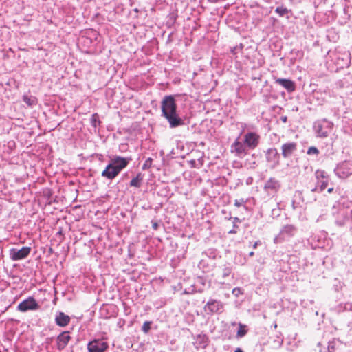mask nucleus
Returning a JSON list of instances; mask_svg holds the SVG:
<instances>
[{"mask_svg":"<svg viewBox=\"0 0 352 352\" xmlns=\"http://www.w3.org/2000/svg\"><path fill=\"white\" fill-rule=\"evenodd\" d=\"M208 339L206 335H198L195 340V344L198 347L205 348L208 344Z\"/></svg>","mask_w":352,"mask_h":352,"instance_id":"obj_20","label":"nucleus"},{"mask_svg":"<svg viewBox=\"0 0 352 352\" xmlns=\"http://www.w3.org/2000/svg\"><path fill=\"white\" fill-rule=\"evenodd\" d=\"M275 12L278 14L279 16H283L289 12V10L285 7L279 6L276 8Z\"/></svg>","mask_w":352,"mask_h":352,"instance_id":"obj_25","label":"nucleus"},{"mask_svg":"<svg viewBox=\"0 0 352 352\" xmlns=\"http://www.w3.org/2000/svg\"><path fill=\"white\" fill-rule=\"evenodd\" d=\"M350 309L351 311H352V304L351 303H346L345 305V309Z\"/></svg>","mask_w":352,"mask_h":352,"instance_id":"obj_32","label":"nucleus"},{"mask_svg":"<svg viewBox=\"0 0 352 352\" xmlns=\"http://www.w3.org/2000/svg\"><path fill=\"white\" fill-rule=\"evenodd\" d=\"M328 192L329 193H331L333 191V188H329L328 190H327Z\"/></svg>","mask_w":352,"mask_h":352,"instance_id":"obj_37","label":"nucleus"},{"mask_svg":"<svg viewBox=\"0 0 352 352\" xmlns=\"http://www.w3.org/2000/svg\"><path fill=\"white\" fill-rule=\"evenodd\" d=\"M235 205H236V206L239 207V206H241V203L239 201L236 200V201H235Z\"/></svg>","mask_w":352,"mask_h":352,"instance_id":"obj_34","label":"nucleus"},{"mask_svg":"<svg viewBox=\"0 0 352 352\" xmlns=\"http://www.w3.org/2000/svg\"><path fill=\"white\" fill-rule=\"evenodd\" d=\"M98 115L94 114L91 118V122L94 126H96V123L98 122Z\"/></svg>","mask_w":352,"mask_h":352,"instance_id":"obj_30","label":"nucleus"},{"mask_svg":"<svg viewBox=\"0 0 352 352\" xmlns=\"http://www.w3.org/2000/svg\"><path fill=\"white\" fill-rule=\"evenodd\" d=\"M129 163V159L116 156L111 159L105 169L102 172V177L112 180L125 168Z\"/></svg>","mask_w":352,"mask_h":352,"instance_id":"obj_2","label":"nucleus"},{"mask_svg":"<svg viewBox=\"0 0 352 352\" xmlns=\"http://www.w3.org/2000/svg\"><path fill=\"white\" fill-rule=\"evenodd\" d=\"M223 305L221 301L210 299L204 306V310L207 314H212L222 311Z\"/></svg>","mask_w":352,"mask_h":352,"instance_id":"obj_12","label":"nucleus"},{"mask_svg":"<svg viewBox=\"0 0 352 352\" xmlns=\"http://www.w3.org/2000/svg\"><path fill=\"white\" fill-rule=\"evenodd\" d=\"M278 157V151L276 148H270L266 152V159L267 162H276Z\"/></svg>","mask_w":352,"mask_h":352,"instance_id":"obj_19","label":"nucleus"},{"mask_svg":"<svg viewBox=\"0 0 352 352\" xmlns=\"http://www.w3.org/2000/svg\"><path fill=\"white\" fill-rule=\"evenodd\" d=\"M314 131L319 138H327L333 131V124L326 120H318L314 123Z\"/></svg>","mask_w":352,"mask_h":352,"instance_id":"obj_5","label":"nucleus"},{"mask_svg":"<svg viewBox=\"0 0 352 352\" xmlns=\"http://www.w3.org/2000/svg\"><path fill=\"white\" fill-rule=\"evenodd\" d=\"M150 329H151V322H148V321L144 322L142 325V331L144 333H148V331L150 330Z\"/></svg>","mask_w":352,"mask_h":352,"instance_id":"obj_27","label":"nucleus"},{"mask_svg":"<svg viewBox=\"0 0 352 352\" xmlns=\"http://www.w3.org/2000/svg\"><path fill=\"white\" fill-rule=\"evenodd\" d=\"M243 140L248 150H254L259 144L260 135L255 132H248L244 135Z\"/></svg>","mask_w":352,"mask_h":352,"instance_id":"obj_8","label":"nucleus"},{"mask_svg":"<svg viewBox=\"0 0 352 352\" xmlns=\"http://www.w3.org/2000/svg\"><path fill=\"white\" fill-rule=\"evenodd\" d=\"M336 223L339 226L352 227V204L341 208L336 217Z\"/></svg>","mask_w":352,"mask_h":352,"instance_id":"obj_3","label":"nucleus"},{"mask_svg":"<svg viewBox=\"0 0 352 352\" xmlns=\"http://www.w3.org/2000/svg\"><path fill=\"white\" fill-rule=\"evenodd\" d=\"M234 352H243V351L241 349L238 348Z\"/></svg>","mask_w":352,"mask_h":352,"instance_id":"obj_38","label":"nucleus"},{"mask_svg":"<svg viewBox=\"0 0 352 352\" xmlns=\"http://www.w3.org/2000/svg\"><path fill=\"white\" fill-rule=\"evenodd\" d=\"M208 286L207 281L205 278L202 277H198L195 282V287L197 288V292H202L205 287Z\"/></svg>","mask_w":352,"mask_h":352,"instance_id":"obj_21","label":"nucleus"},{"mask_svg":"<svg viewBox=\"0 0 352 352\" xmlns=\"http://www.w3.org/2000/svg\"><path fill=\"white\" fill-rule=\"evenodd\" d=\"M297 231L296 228L291 224H287L282 227L279 233L274 237V243L275 244L283 243L289 241L294 237Z\"/></svg>","mask_w":352,"mask_h":352,"instance_id":"obj_4","label":"nucleus"},{"mask_svg":"<svg viewBox=\"0 0 352 352\" xmlns=\"http://www.w3.org/2000/svg\"><path fill=\"white\" fill-rule=\"evenodd\" d=\"M296 208H297V206L296 205L295 201H292V208H293L294 210H296Z\"/></svg>","mask_w":352,"mask_h":352,"instance_id":"obj_36","label":"nucleus"},{"mask_svg":"<svg viewBox=\"0 0 352 352\" xmlns=\"http://www.w3.org/2000/svg\"><path fill=\"white\" fill-rule=\"evenodd\" d=\"M142 180V176L140 173L138 174L130 182V186L134 187H140L141 182Z\"/></svg>","mask_w":352,"mask_h":352,"instance_id":"obj_23","label":"nucleus"},{"mask_svg":"<svg viewBox=\"0 0 352 352\" xmlns=\"http://www.w3.org/2000/svg\"><path fill=\"white\" fill-rule=\"evenodd\" d=\"M232 293L235 296H239L240 294H242V291H241V289L239 288V287H235L232 289Z\"/></svg>","mask_w":352,"mask_h":352,"instance_id":"obj_29","label":"nucleus"},{"mask_svg":"<svg viewBox=\"0 0 352 352\" xmlns=\"http://www.w3.org/2000/svg\"><path fill=\"white\" fill-rule=\"evenodd\" d=\"M229 234H236V230L234 228L228 232Z\"/></svg>","mask_w":352,"mask_h":352,"instance_id":"obj_35","label":"nucleus"},{"mask_svg":"<svg viewBox=\"0 0 352 352\" xmlns=\"http://www.w3.org/2000/svg\"><path fill=\"white\" fill-rule=\"evenodd\" d=\"M247 333L246 326L239 324V327L237 331V336L239 338L243 337Z\"/></svg>","mask_w":352,"mask_h":352,"instance_id":"obj_24","label":"nucleus"},{"mask_svg":"<svg viewBox=\"0 0 352 352\" xmlns=\"http://www.w3.org/2000/svg\"><path fill=\"white\" fill-rule=\"evenodd\" d=\"M55 321L57 325L60 327H65L69 322L70 318L63 312H59L56 316Z\"/></svg>","mask_w":352,"mask_h":352,"instance_id":"obj_18","label":"nucleus"},{"mask_svg":"<svg viewBox=\"0 0 352 352\" xmlns=\"http://www.w3.org/2000/svg\"><path fill=\"white\" fill-rule=\"evenodd\" d=\"M151 162H152V160L151 158H148V160H146L145 163L143 165L142 168L143 169L147 168L151 165Z\"/></svg>","mask_w":352,"mask_h":352,"instance_id":"obj_31","label":"nucleus"},{"mask_svg":"<svg viewBox=\"0 0 352 352\" xmlns=\"http://www.w3.org/2000/svg\"><path fill=\"white\" fill-rule=\"evenodd\" d=\"M297 144L296 142H287L282 145V155L283 157L287 158L296 151Z\"/></svg>","mask_w":352,"mask_h":352,"instance_id":"obj_15","label":"nucleus"},{"mask_svg":"<svg viewBox=\"0 0 352 352\" xmlns=\"http://www.w3.org/2000/svg\"><path fill=\"white\" fill-rule=\"evenodd\" d=\"M71 337L68 331H63L57 338V344L58 349H63L68 344Z\"/></svg>","mask_w":352,"mask_h":352,"instance_id":"obj_16","label":"nucleus"},{"mask_svg":"<svg viewBox=\"0 0 352 352\" xmlns=\"http://www.w3.org/2000/svg\"><path fill=\"white\" fill-rule=\"evenodd\" d=\"M316 177L317 179V184L316 187L311 190L313 192H322L326 188L329 182V178L327 173L324 170H317L316 172Z\"/></svg>","mask_w":352,"mask_h":352,"instance_id":"obj_9","label":"nucleus"},{"mask_svg":"<svg viewBox=\"0 0 352 352\" xmlns=\"http://www.w3.org/2000/svg\"><path fill=\"white\" fill-rule=\"evenodd\" d=\"M254 252H250L249 253V256H254Z\"/></svg>","mask_w":352,"mask_h":352,"instance_id":"obj_39","label":"nucleus"},{"mask_svg":"<svg viewBox=\"0 0 352 352\" xmlns=\"http://www.w3.org/2000/svg\"><path fill=\"white\" fill-rule=\"evenodd\" d=\"M334 173L340 179H346L352 174V161L345 160L338 164Z\"/></svg>","mask_w":352,"mask_h":352,"instance_id":"obj_6","label":"nucleus"},{"mask_svg":"<svg viewBox=\"0 0 352 352\" xmlns=\"http://www.w3.org/2000/svg\"><path fill=\"white\" fill-rule=\"evenodd\" d=\"M276 82L282 87H283L287 91L292 92L295 90V84L294 82L286 78H276Z\"/></svg>","mask_w":352,"mask_h":352,"instance_id":"obj_17","label":"nucleus"},{"mask_svg":"<svg viewBox=\"0 0 352 352\" xmlns=\"http://www.w3.org/2000/svg\"><path fill=\"white\" fill-rule=\"evenodd\" d=\"M162 116L168 121L170 128H176L184 124L183 120L177 113V104L173 96H165L161 103Z\"/></svg>","mask_w":352,"mask_h":352,"instance_id":"obj_1","label":"nucleus"},{"mask_svg":"<svg viewBox=\"0 0 352 352\" xmlns=\"http://www.w3.org/2000/svg\"><path fill=\"white\" fill-rule=\"evenodd\" d=\"M230 151L236 157L243 158L248 153V148L243 140L241 141L239 138H237L232 144Z\"/></svg>","mask_w":352,"mask_h":352,"instance_id":"obj_7","label":"nucleus"},{"mask_svg":"<svg viewBox=\"0 0 352 352\" xmlns=\"http://www.w3.org/2000/svg\"><path fill=\"white\" fill-rule=\"evenodd\" d=\"M307 153L308 155H318L319 153V151L317 148L311 146L308 148Z\"/></svg>","mask_w":352,"mask_h":352,"instance_id":"obj_26","label":"nucleus"},{"mask_svg":"<svg viewBox=\"0 0 352 352\" xmlns=\"http://www.w3.org/2000/svg\"><path fill=\"white\" fill-rule=\"evenodd\" d=\"M232 272V270L230 267H226L223 270V276L227 277Z\"/></svg>","mask_w":352,"mask_h":352,"instance_id":"obj_28","label":"nucleus"},{"mask_svg":"<svg viewBox=\"0 0 352 352\" xmlns=\"http://www.w3.org/2000/svg\"><path fill=\"white\" fill-rule=\"evenodd\" d=\"M260 243H260V241H256V242L253 244L252 248H253L254 249H256V248H257L258 245V244H260Z\"/></svg>","mask_w":352,"mask_h":352,"instance_id":"obj_33","label":"nucleus"},{"mask_svg":"<svg viewBox=\"0 0 352 352\" xmlns=\"http://www.w3.org/2000/svg\"><path fill=\"white\" fill-rule=\"evenodd\" d=\"M38 308L39 305L33 297H29L23 300L17 307V309L22 312H25L30 310H37Z\"/></svg>","mask_w":352,"mask_h":352,"instance_id":"obj_11","label":"nucleus"},{"mask_svg":"<svg viewBox=\"0 0 352 352\" xmlns=\"http://www.w3.org/2000/svg\"><path fill=\"white\" fill-rule=\"evenodd\" d=\"M286 119H287V118H286V117H285V118L283 119V120L284 122H285V121H286Z\"/></svg>","mask_w":352,"mask_h":352,"instance_id":"obj_40","label":"nucleus"},{"mask_svg":"<svg viewBox=\"0 0 352 352\" xmlns=\"http://www.w3.org/2000/svg\"><path fill=\"white\" fill-rule=\"evenodd\" d=\"M23 100L25 104L30 107L34 105L36 102L35 97L27 95L23 96Z\"/></svg>","mask_w":352,"mask_h":352,"instance_id":"obj_22","label":"nucleus"},{"mask_svg":"<svg viewBox=\"0 0 352 352\" xmlns=\"http://www.w3.org/2000/svg\"><path fill=\"white\" fill-rule=\"evenodd\" d=\"M280 188V182L274 177H270L264 185V190L268 193H276Z\"/></svg>","mask_w":352,"mask_h":352,"instance_id":"obj_14","label":"nucleus"},{"mask_svg":"<svg viewBox=\"0 0 352 352\" xmlns=\"http://www.w3.org/2000/svg\"><path fill=\"white\" fill-rule=\"evenodd\" d=\"M107 347V343L102 340H94L87 345L89 352H104Z\"/></svg>","mask_w":352,"mask_h":352,"instance_id":"obj_13","label":"nucleus"},{"mask_svg":"<svg viewBox=\"0 0 352 352\" xmlns=\"http://www.w3.org/2000/svg\"><path fill=\"white\" fill-rule=\"evenodd\" d=\"M31 248L23 247L21 249L12 248L10 250V257L12 261H19L25 258L30 253Z\"/></svg>","mask_w":352,"mask_h":352,"instance_id":"obj_10","label":"nucleus"}]
</instances>
